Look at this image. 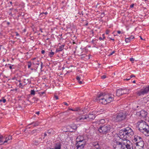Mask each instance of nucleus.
<instances>
[{
  "mask_svg": "<svg viewBox=\"0 0 149 149\" xmlns=\"http://www.w3.org/2000/svg\"><path fill=\"white\" fill-rule=\"evenodd\" d=\"M145 129V128H143V130H139L141 132H142L143 134L146 136H149V130H146Z\"/></svg>",
  "mask_w": 149,
  "mask_h": 149,
  "instance_id": "nucleus-14",
  "label": "nucleus"
},
{
  "mask_svg": "<svg viewBox=\"0 0 149 149\" xmlns=\"http://www.w3.org/2000/svg\"><path fill=\"white\" fill-rule=\"evenodd\" d=\"M140 37L141 40H143V39L141 36H140Z\"/></svg>",
  "mask_w": 149,
  "mask_h": 149,
  "instance_id": "nucleus-60",
  "label": "nucleus"
},
{
  "mask_svg": "<svg viewBox=\"0 0 149 149\" xmlns=\"http://www.w3.org/2000/svg\"><path fill=\"white\" fill-rule=\"evenodd\" d=\"M3 142L2 139V136H0V145L3 144Z\"/></svg>",
  "mask_w": 149,
  "mask_h": 149,
  "instance_id": "nucleus-31",
  "label": "nucleus"
},
{
  "mask_svg": "<svg viewBox=\"0 0 149 149\" xmlns=\"http://www.w3.org/2000/svg\"><path fill=\"white\" fill-rule=\"evenodd\" d=\"M102 36H103V38H102L103 39V40H104V39H105V37L104 36V35H103Z\"/></svg>",
  "mask_w": 149,
  "mask_h": 149,
  "instance_id": "nucleus-56",
  "label": "nucleus"
},
{
  "mask_svg": "<svg viewBox=\"0 0 149 149\" xmlns=\"http://www.w3.org/2000/svg\"><path fill=\"white\" fill-rule=\"evenodd\" d=\"M40 31H41V32L42 33L43 32V31H42V29H40Z\"/></svg>",
  "mask_w": 149,
  "mask_h": 149,
  "instance_id": "nucleus-55",
  "label": "nucleus"
},
{
  "mask_svg": "<svg viewBox=\"0 0 149 149\" xmlns=\"http://www.w3.org/2000/svg\"><path fill=\"white\" fill-rule=\"evenodd\" d=\"M16 36H19V34L17 32H16Z\"/></svg>",
  "mask_w": 149,
  "mask_h": 149,
  "instance_id": "nucleus-50",
  "label": "nucleus"
},
{
  "mask_svg": "<svg viewBox=\"0 0 149 149\" xmlns=\"http://www.w3.org/2000/svg\"><path fill=\"white\" fill-rule=\"evenodd\" d=\"M130 78H129V79H124V80H129L130 79Z\"/></svg>",
  "mask_w": 149,
  "mask_h": 149,
  "instance_id": "nucleus-51",
  "label": "nucleus"
},
{
  "mask_svg": "<svg viewBox=\"0 0 149 149\" xmlns=\"http://www.w3.org/2000/svg\"><path fill=\"white\" fill-rule=\"evenodd\" d=\"M130 60L132 63H133V62L132 61H134V59L133 58H130Z\"/></svg>",
  "mask_w": 149,
  "mask_h": 149,
  "instance_id": "nucleus-39",
  "label": "nucleus"
},
{
  "mask_svg": "<svg viewBox=\"0 0 149 149\" xmlns=\"http://www.w3.org/2000/svg\"><path fill=\"white\" fill-rule=\"evenodd\" d=\"M98 122L99 124H104V123H105V120L103 119H101L99 120L98 121Z\"/></svg>",
  "mask_w": 149,
  "mask_h": 149,
  "instance_id": "nucleus-26",
  "label": "nucleus"
},
{
  "mask_svg": "<svg viewBox=\"0 0 149 149\" xmlns=\"http://www.w3.org/2000/svg\"><path fill=\"white\" fill-rule=\"evenodd\" d=\"M120 137L117 136L113 141V147L114 149H132V143L128 139L130 136L134 134V132L130 127H127L119 132Z\"/></svg>",
  "mask_w": 149,
  "mask_h": 149,
  "instance_id": "nucleus-1",
  "label": "nucleus"
},
{
  "mask_svg": "<svg viewBox=\"0 0 149 149\" xmlns=\"http://www.w3.org/2000/svg\"><path fill=\"white\" fill-rule=\"evenodd\" d=\"M12 43H13V44H14V42H15V41H12Z\"/></svg>",
  "mask_w": 149,
  "mask_h": 149,
  "instance_id": "nucleus-64",
  "label": "nucleus"
},
{
  "mask_svg": "<svg viewBox=\"0 0 149 149\" xmlns=\"http://www.w3.org/2000/svg\"><path fill=\"white\" fill-rule=\"evenodd\" d=\"M41 64H40V67L41 68L40 69H42V62H41Z\"/></svg>",
  "mask_w": 149,
  "mask_h": 149,
  "instance_id": "nucleus-46",
  "label": "nucleus"
},
{
  "mask_svg": "<svg viewBox=\"0 0 149 149\" xmlns=\"http://www.w3.org/2000/svg\"><path fill=\"white\" fill-rule=\"evenodd\" d=\"M79 109L78 108H76L74 109H73V111H78Z\"/></svg>",
  "mask_w": 149,
  "mask_h": 149,
  "instance_id": "nucleus-41",
  "label": "nucleus"
},
{
  "mask_svg": "<svg viewBox=\"0 0 149 149\" xmlns=\"http://www.w3.org/2000/svg\"><path fill=\"white\" fill-rule=\"evenodd\" d=\"M42 13H44L45 15H47L48 14V13L47 12H46L45 13H42Z\"/></svg>",
  "mask_w": 149,
  "mask_h": 149,
  "instance_id": "nucleus-53",
  "label": "nucleus"
},
{
  "mask_svg": "<svg viewBox=\"0 0 149 149\" xmlns=\"http://www.w3.org/2000/svg\"><path fill=\"white\" fill-rule=\"evenodd\" d=\"M133 83H135V80H134L133 81Z\"/></svg>",
  "mask_w": 149,
  "mask_h": 149,
  "instance_id": "nucleus-61",
  "label": "nucleus"
},
{
  "mask_svg": "<svg viewBox=\"0 0 149 149\" xmlns=\"http://www.w3.org/2000/svg\"><path fill=\"white\" fill-rule=\"evenodd\" d=\"M110 39L111 40H113V41H114V39H112V38H110Z\"/></svg>",
  "mask_w": 149,
  "mask_h": 149,
  "instance_id": "nucleus-58",
  "label": "nucleus"
},
{
  "mask_svg": "<svg viewBox=\"0 0 149 149\" xmlns=\"http://www.w3.org/2000/svg\"><path fill=\"white\" fill-rule=\"evenodd\" d=\"M115 53L114 51H113L112 52H111L110 54L109 55V56H110L111 55H112L113 54H114Z\"/></svg>",
  "mask_w": 149,
  "mask_h": 149,
  "instance_id": "nucleus-36",
  "label": "nucleus"
},
{
  "mask_svg": "<svg viewBox=\"0 0 149 149\" xmlns=\"http://www.w3.org/2000/svg\"><path fill=\"white\" fill-rule=\"evenodd\" d=\"M47 134L46 132L44 133V136L45 137L47 136Z\"/></svg>",
  "mask_w": 149,
  "mask_h": 149,
  "instance_id": "nucleus-57",
  "label": "nucleus"
},
{
  "mask_svg": "<svg viewBox=\"0 0 149 149\" xmlns=\"http://www.w3.org/2000/svg\"><path fill=\"white\" fill-rule=\"evenodd\" d=\"M86 142V139L84 136H78L76 139L75 144L77 149H84Z\"/></svg>",
  "mask_w": 149,
  "mask_h": 149,
  "instance_id": "nucleus-2",
  "label": "nucleus"
},
{
  "mask_svg": "<svg viewBox=\"0 0 149 149\" xmlns=\"http://www.w3.org/2000/svg\"><path fill=\"white\" fill-rule=\"evenodd\" d=\"M139 124V130H143V128H145V130H149V126L145 121L141 120Z\"/></svg>",
  "mask_w": 149,
  "mask_h": 149,
  "instance_id": "nucleus-6",
  "label": "nucleus"
},
{
  "mask_svg": "<svg viewBox=\"0 0 149 149\" xmlns=\"http://www.w3.org/2000/svg\"><path fill=\"white\" fill-rule=\"evenodd\" d=\"M126 118V115L122 112L118 113L116 117H114L115 122H118L124 120Z\"/></svg>",
  "mask_w": 149,
  "mask_h": 149,
  "instance_id": "nucleus-5",
  "label": "nucleus"
},
{
  "mask_svg": "<svg viewBox=\"0 0 149 149\" xmlns=\"http://www.w3.org/2000/svg\"><path fill=\"white\" fill-rule=\"evenodd\" d=\"M134 4H132V5H131L130 6V7L131 8H132L134 7Z\"/></svg>",
  "mask_w": 149,
  "mask_h": 149,
  "instance_id": "nucleus-44",
  "label": "nucleus"
},
{
  "mask_svg": "<svg viewBox=\"0 0 149 149\" xmlns=\"http://www.w3.org/2000/svg\"><path fill=\"white\" fill-rule=\"evenodd\" d=\"M134 144L136 143L140 142L143 141L142 138L138 135H135L134 136V139L133 140Z\"/></svg>",
  "mask_w": 149,
  "mask_h": 149,
  "instance_id": "nucleus-9",
  "label": "nucleus"
},
{
  "mask_svg": "<svg viewBox=\"0 0 149 149\" xmlns=\"http://www.w3.org/2000/svg\"><path fill=\"white\" fill-rule=\"evenodd\" d=\"M117 33H118V34H120V33H121V32L120 31H117Z\"/></svg>",
  "mask_w": 149,
  "mask_h": 149,
  "instance_id": "nucleus-48",
  "label": "nucleus"
},
{
  "mask_svg": "<svg viewBox=\"0 0 149 149\" xmlns=\"http://www.w3.org/2000/svg\"><path fill=\"white\" fill-rule=\"evenodd\" d=\"M93 149H100L99 142L97 141L93 142L91 144Z\"/></svg>",
  "mask_w": 149,
  "mask_h": 149,
  "instance_id": "nucleus-11",
  "label": "nucleus"
},
{
  "mask_svg": "<svg viewBox=\"0 0 149 149\" xmlns=\"http://www.w3.org/2000/svg\"><path fill=\"white\" fill-rule=\"evenodd\" d=\"M88 121H91L94 119L95 118V115L93 114L89 113L88 115H86Z\"/></svg>",
  "mask_w": 149,
  "mask_h": 149,
  "instance_id": "nucleus-12",
  "label": "nucleus"
},
{
  "mask_svg": "<svg viewBox=\"0 0 149 149\" xmlns=\"http://www.w3.org/2000/svg\"><path fill=\"white\" fill-rule=\"evenodd\" d=\"M40 142L38 141H33V144L34 145L37 146L40 144Z\"/></svg>",
  "mask_w": 149,
  "mask_h": 149,
  "instance_id": "nucleus-28",
  "label": "nucleus"
},
{
  "mask_svg": "<svg viewBox=\"0 0 149 149\" xmlns=\"http://www.w3.org/2000/svg\"><path fill=\"white\" fill-rule=\"evenodd\" d=\"M109 31H107V32H106V34H108L109 33Z\"/></svg>",
  "mask_w": 149,
  "mask_h": 149,
  "instance_id": "nucleus-59",
  "label": "nucleus"
},
{
  "mask_svg": "<svg viewBox=\"0 0 149 149\" xmlns=\"http://www.w3.org/2000/svg\"><path fill=\"white\" fill-rule=\"evenodd\" d=\"M78 82L80 84H83V81H81V78L79 76H77L76 78Z\"/></svg>",
  "mask_w": 149,
  "mask_h": 149,
  "instance_id": "nucleus-23",
  "label": "nucleus"
},
{
  "mask_svg": "<svg viewBox=\"0 0 149 149\" xmlns=\"http://www.w3.org/2000/svg\"><path fill=\"white\" fill-rule=\"evenodd\" d=\"M40 123L38 121L33 122L29 124V125H32L33 127H35L38 125Z\"/></svg>",
  "mask_w": 149,
  "mask_h": 149,
  "instance_id": "nucleus-20",
  "label": "nucleus"
},
{
  "mask_svg": "<svg viewBox=\"0 0 149 149\" xmlns=\"http://www.w3.org/2000/svg\"><path fill=\"white\" fill-rule=\"evenodd\" d=\"M51 52L49 53L48 55L50 57H52L54 54V52H52V50H51Z\"/></svg>",
  "mask_w": 149,
  "mask_h": 149,
  "instance_id": "nucleus-27",
  "label": "nucleus"
},
{
  "mask_svg": "<svg viewBox=\"0 0 149 149\" xmlns=\"http://www.w3.org/2000/svg\"><path fill=\"white\" fill-rule=\"evenodd\" d=\"M106 98V96L103 95L102 93H101L96 97V100L97 102H100L102 104H107Z\"/></svg>",
  "mask_w": 149,
  "mask_h": 149,
  "instance_id": "nucleus-4",
  "label": "nucleus"
},
{
  "mask_svg": "<svg viewBox=\"0 0 149 149\" xmlns=\"http://www.w3.org/2000/svg\"><path fill=\"white\" fill-rule=\"evenodd\" d=\"M147 115V112L144 110H142L140 111L139 115L143 118H145Z\"/></svg>",
  "mask_w": 149,
  "mask_h": 149,
  "instance_id": "nucleus-15",
  "label": "nucleus"
},
{
  "mask_svg": "<svg viewBox=\"0 0 149 149\" xmlns=\"http://www.w3.org/2000/svg\"><path fill=\"white\" fill-rule=\"evenodd\" d=\"M12 140V137L11 136H9L8 137L6 138L5 140L3 142V143H7L8 144L11 142V140Z\"/></svg>",
  "mask_w": 149,
  "mask_h": 149,
  "instance_id": "nucleus-13",
  "label": "nucleus"
},
{
  "mask_svg": "<svg viewBox=\"0 0 149 149\" xmlns=\"http://www.w3.org/2000/svg\"><path fill=\"white\" fill-rule=\"evenodd\" d=\"M19 87L21 88H22L23 87V86L22 84L20 83L19 85Z\"/></svg>",
  "mask_w": 149,
  "mask_h": 149,
  "instance_id": "nucleus-34",
  "label": "nucleus"
},
{
  "mask_svg": "<svg viewBox=\"0 0 149 149\" xmlns=\"http://www.w3.org/2000/svg\"><path fill=\"white\" fill-rule=\"evenodd\" d=\"M149 92V85L144 89H141V91L137 92V94L139 96L143 95Z\"/></svg>",
  "mask_w": 149,
  "mask_h": 149,
  "instance_id": "nucleus-8",
  "label": "nucleus"
},
{
  "mask_svg": "<svg viewBox=\"0 0 149 149\" xmlns=\"http://www.w3.org/2000/svg\"><path fill=\"white\" fill-rule=\"evenodd\" d=\"M116 95L118 97H119L123 95L122 89L120 88L117 90L116 91Z\"/></svg>",
  "mask_w": 149,
  "mask_h": 149,
  "instance_id": "nucleus-16",
  "label": "nucleus"
},
{
  "mask_svg": "<svg viewBox=\"0 0 149 149\" xmlns=\"http://www.w3.org/2000/svg\"><path fill=\"white\" fill-rule=\"evenodd\" d=\"M68 110L73 111V109L69 108Z\"/></svg>",
  "mask_w": 149,
  "mask_h": 149,
  "instance_id": "nucleus-49",
  "label": "nucleus"
},
{
  "mask_svg": "<svg viewBox=\"0 0 149 149\" xmlns=\"http://www.w3.org/2000/svg\"><path fill=\"white\" fill-rule=\"evenodd\" d=\"M101 78L102 79H104L106 78V76L105 75H103L101 77Z\"/></svg>",
  "mask_w": 149,
  "mask_h": 149,
  "instance_id": "nucleus-35",
  "label": "nucleus"
},
{
  "mask_svg": "<svg viewBox=\"0 0 149 149\" xmlns=\"http://www.w3.org/2000/svg\"><path fill=\"white\" fill-rule=\"evenodd\" d=\"M61 145L60 143H57L54 147V149H61Z\"/></svg>",
  "mask_w": 149,
  "mask_h": 149,
  "instance_id": "nucleus-21",
  "label": "nucleus"
},
{
  "mask_svg": "<svg viewBox=\"0 0 149 149\" xmlns=\"http://www.w3.org/2000/svg\"><path fill=\"white\" fill-rule=\"evenodd\" d=\"M54 98L56 99V100H57L58 99V96L56 95H55L54 97Z\"/></svg>",
  "mask_w": 149,
  "mask_h": 149,
  "instance_id": "nucleus-38",
  "label": "nucleus"
},
{
  "mask_svg": "<svg viewBox=\"0 0 149 149\" xmlns=\"http://www.w3.org/2000/svg\"><path fill=\"white\" fill-rule=\"evenodd\" d=\"M81 122H87V117L86 115L81 116Z\"/></svg>",
  "mask_w": 149,
  "mask_h": 149,
  "instance_id": "nucleus-18",
  "label": "nucleus"
},
{
  "mask_svg": "<svg viewBox=\"0 0 149 149\" xmlns=\"http://www.w3.org/2000/svg\"><path fill=\"white\" fill-rule=\"evenodd\" d=\"M6 100L4 98V97H2L1 99H0V103L1 104H2V102L3 103H5L6 102Z\"/></svg>",
  "mask_w": 149,
  "mask_h": 149,
  "instance_id": "nucleus-24",
  "label": "nucleus"
},
{
  "mask_svg": "<svg viewBox=\"0 0 149 149\" xmlns=\"http://www.w3.org/2000/svg\"><path fill=\"white\" fill-rule=\"evenodd\" d=\"M27 129V128H26L24 130H23V131L24 132H25L26 131V129Z\"/></svg>",
  "mask_w": 149,
  "mask_h": 149,
  "instance_id": "nucleus-62",
  "label": "nucleus"
},
{
  "mask_svg": "<svg viewBox=\"0 0 149 149\" xmlns=\"http://www.w3.org/2000/svg\"><path fill=\"white\" fill-rule=\"evenodd\" d=\"M33 63L34 64H36V65H39V64H40V63H39V61H37V63H35L34 62Z\"/></svg>",
  "mask_w": 149,
  "mask_h": 149,
  "instance_id": "nucleus-43",
  "label": "nucleus"
},
{
  "mask_svg": "<svg viewBox=\"0 0 149 149\" xmlns=\"http://www.w3.org/2000/svg\"><path fill=\"white\" fill-rule=\"evenodd\" d=\"M129 90L128 89H122V91L123 94H128L129 92Z\"/></svg>",
  "mask_w": 149,
  "mask_h": 149,
  "instance_id": "nucleus-22",
  "label": "nucleus"
},
{
  "mask_svg": "<svg viewBox=\"0 0 149 149\" xmlns=\"http://www.w3.org/2000/svg\"><path fill=\"white\" fill-rule=\"evenodd\" d=\"M35 94V91L33 90H31V94L34 95Z\"/></svg>",
  "mask_w": 149,
  "mask_h": 149,
  "instance_id": "nucleus-32",
  "label": "nucleus"
},
{
  "mask_svg": "<svg viewBox=\"0 0 149 149\" xmlns=\"http://www.w3.org/2000/svg\"><path fill=\"white\" fill-rule=\"evenodd\" d=\"M85 25L86 26H87L88 25V23H87Z\"/></svg>",
  "mask_w": 149,
  "mask_h": 149,
  "instance_id": "nucleus-63",
  "label": "nucleus"
},
{
  "mask_svg": "<svg viewBox=\"0 0 149 149\" xmlns=\"http://www.w3.org/2000/svg\"><path fill=\"white\" fill-rule=\"evenodd\" d=\"M111 127V125L106 124L100 126L98 130L100 133L102 134H106L110 132Z\"/></svg>",
  "mask_w": 149,
  "mask_h": 149,
  "instance_id": "nucleus-3",
  "label": "nucleus"
},
{
  "mask_svg": "<svg viewBox=\"0 0 149 149\" xmlns=\"http://www.w3.org/2000/svg\"><path fill=\"white\" fill-rule=\"evenodd\" d=\"M63 104H64V105H66V106H68V104L66 102H64L63 103Z\"/></svg>",
  "mask_w": 149,
  "mask_h": 149,
  "instance_id": "nucleus-42",
  "label": "nucleus"
},
{
  "mask_svg": "<svg viewBox=\"0 0 149 149\" xmlns=\"http://www.w3.org/2000/svg\"><path fill=\"white\" fill-rule=\"evenodd\" d=\"M39 132V131L38 129H36L33 130L31 132V134H33L35 133H38Z\"/></svg>",
  "mask_w": 149,
  "mask_h": 149,
  "instance_id": "nucleus-29",
  "label": "nucleus"
},
{
  "mask_svg": "<svg viewBox=\"0 0 149 149\" xmlns=\"http://www.w3.org/2000/svg\"><path fill=\"white\" fill-rule=\"evenodd\" d=\"M132 149H144V143L143 141L140 142L136 143L135 144H133Z\"/></svg>",
  "mask_w": 149,
  "mask_h": 149,
  "instance_id": "nucleus-7",
  "label": "nucleus"
},
{
  "mask_svg": "<svg viewBox=\"0 0 149 149\" xmlns=\"http://www.w3.org/2000/svg\"><path fill=\"white\" fill-rule=\"evenodd\" d=\"M81 116H79V117L76 118H75V120L77 122H81Z\"/></svg>",
  "mask_w": 149,
  "mask_h": 149,
  "instance_id": "nucleus-30",
  "label": "nucleus"
},
{
  "mask_svg": "<svg viewBox=\"0 0 149 149\" xmlns=\"http://www.w3.org/2000/svg\"><path fill=\"white\" fill-rule=\"evenodd\" d=\"M14 65H10L9 67V68H10V69H12V68H13V69H14L15 68L13 67V68H12V67L13 66H14Z\"/></svg>",
  "mask_w": 149,
  "mask_h": 149,
  "instance_id": "nucleus-40",
  "label": "nucleus"
},
{
  "mask_svg": "<svg viewBox=\"0 0 149 149\" xmlns=\"http://www.w3.org/2000/svg\"><path fill=\"white\" fill-rule=\"evenodd\" d=\"M65 46L64 45H62L59 46V48H57L56 51V52L62 51L63 49Z\"/></svg>",
  "mask_w": 149,
  "mask_h": 149,
  "instance_id": "nucleus-17",
  "label": "nucleus"
},
{
  "mask_svg": "<svg viewBox=\"0 0 149 149\" xmlns=\"http://www.w3.org/2000/svg\"><path fill=\"white\" fill-rule=\"evenodd\" d=\"M31 62H28V68H30L31 67Z\"/></svg>",
  "mask_w": 149,
  "mask_h": 149,
  "instance_id": "nucleus-33",
  "label": "nucleus"
},
{
  "mask_svg": "<svg viewBox=\"0 0 149 149\" xmlns=\"http://www.w3.org/2000/svg\"><path fill=\"white\" fill-rule=\"evenodd\" d=\"M23 82L24 84V85H26L28 83H30V82L29 81V79H24L23 81Z\"/></svg>",
  "mask_w": 149,
  "mask_h": 149,
  "instance_id": "nucleus-25",
  "label": "nucleus"
},
{
  "mask_svg": "<svg viewBox=\"0 0 149 149\" xmlns=\"http://www.w3.org/2000/svg\"><path fill=\"white\" fill-rule=\"evenodd\" d=\"M134 38V36H131L130 37L126 38L125 39V41L126 43L130 42L132 39Z\"/></svg>",
  "mask_w": 149,
  "mask_h": 149,
  "instance_id": "nucleus-19",
  "label": "nucleus"
},
{
  "mask_svg": "<svg viewBox=\"0 0 149 149\" xmlns=\"http://www.w3.org/2000/svg\"><path fill=\"white\" fill-rule=\"evenodd\" d=\"M105 95L106 96V98L107 104L108 103H110L113 100V97L114 96V95H113L111 94L110 95Z\"/></svg>",
  "mask_w": 149,
  "mask_h": 149,
  "instance_id": "nucleus-10",
  "label": "nucleus"
},
{
  "mask_svg": "<svg viewBox=\"0 0 149 149\" xmlns=\"http://www.w3.org/2000/svg\"><path fill=\"white\" fill-rule=\"evenodd\" d=\"M41 53L42 54H44L45 52V51L44 50H42L41 51Z\"/></svg>",
  "mask_w": 149,
  "mask_h": 149,
  "instance_id": "nucleus-47",
  "label": "nucleus"
},
{
  "mask_svg": "<svg viewBox=\"0 0 149 149\" xmlns=\"http://www.w3.org/2000/svg\"><path fill=\"white\" fill-rule=\"evenodd\" d=\"M52 130H48L47 132L48 133L51 134L52 133Z\"/></svg>",
  "mask_w": 149,
  "mask_h": 149,
  "instance_id": "nucleus-37",
  "label": "nucleus"
},
{
  "mask_svg": "<svg viewBox=\"0 0 149 149\" xmlns=\"http://www.w3.org/2000/svg\"><path fill=\"white\" fill-rule=\"evenodd\" d=\"M130 78H132L133 77H135V76L133 74H132L130 76Z\"/></svg>",
  "mask_w": 149,
  "mask_h": 149,
  "instance_id": "nucleus-45",
  "label": "nucleus"
},
{
  "mask_svg": "<svg viewBox=\"0 0 149 149\" xmlns=\"http://www.w3.org/2000/svg\"><path fill=\"white\" fill-rule=\"evenodd\" d=\"M39 113H40L39 111H38L36 113L38 115L39 114Z\"/></svg>",
  "mask_w": 149,
  "mask_h": 149,
  "instance_id": "nucleus-54",
  "label": "nucleus"
},
{
  "mask_svg": "<svg viewBox=\"0 0 149 149\" xmlns=\"http://www.w3.org/2000/svg\"><path fill=\"white\" fill-rule=\"evenodd\" d=\"M99 40H103V39L102 38V37H100L99 38Z\"/></svg>",
  "mask_w": 149,
  "mask_h": 149,
  "instance_id": "nucleus-52",
  "label": "nucleus"
}]
</instances>
